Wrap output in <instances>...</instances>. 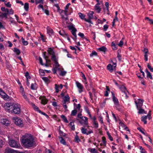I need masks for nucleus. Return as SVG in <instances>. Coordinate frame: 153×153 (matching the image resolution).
<instances>
[{"mask_svg":"<svg viewBox=\"0 0 153 153\" xmlns=\"http://www.w3.org/2000/svg\"><path fill=\"white\" fill-rule=\"evenodd\" d=\"M39 72L40 73H42V75L44 76L45 75V70L40 69L39 70Z\"/></svg>","mask_w":153,"mask_h":153,"instance_id":"63","label":"nucleus"},{"mask_svg":"<svg viewBox=\"0 0 153 153\" xmlns=\"http://www.w3.org/2000/svg\"><path fill=\"white\" fill-rule=\"evenodd\" d=\"M81 131L82 133L83 134H85L87 135L93 133V131L92 130L87 132V129L83 127L82 128Z\"/></svg>","mask_w":153,"mask_h":153,"instance_id":"17","label":"nucleus"},{"mask_svg":"<svg viewBox=\"0 0 153 153\" xmlns=\"http://www.w3.org/2000/svg\"><path fill=\"white\" fill-rule=\"evenodd\" d=\"M99 118V120L100 122V123L101 124H103L104 123V122L103 121V117L102 116H100L98 117Z\"/></svg>","mask_w":153,"mask_h":153,"instance_id":"50","label":"nucleus"},{"mask_svg":"<svg viewBox=\"0 0 153 153\" xmlns=\"http://www.w3.org/2000/svg\"><path fill=\"white\" fill-rule=\"evenodd\" d=\"M59 86L56 84H55V91L57 93H58L59 91Z\"/></svg>","mask_w":153,"mask_h":153,"instance_id":"56","label":"nucleus"},{"mask_svg":"<svg viewBox=\"0 0 153 153\" xmlns=\"http://www.w3.org/2000/svg\"><path fill=\"white\" fill-rule=\"evenodd\" d=\"M41 38L42 41L44 42H46V37L45 36H44L43 35H42V34H40Z\"/></svg>","mask_w":153,"mask_h":153,"instance_id":"41","label":"nucleus"},{"mask_svg":"<svg viewBox=\"0 0 153 153\" xmlns=\"http://www.w3.org/2000/svg\"><path fill=\"white\" fill-rule=\"evenodd\" d=\"M20 112V109L19 105L17 104H14L11 113L19 114Z\"/></svg>","mask_w":153,"mask_h":153,"instance_id":"7","label":"nucleus"},{"mask_svg":"<svg viewBox=\"0 0 153 153\" xmlns=\"http://www.w3.org/2000/svg\"><path fill=\"white\" fill-rule=\"evenodd\" d=\"M43 57L45 59L46 61V63L44 64V65H45L46 67H48V65L47 64V62L48 61L50 62H51V61L50 60L48 59V57L47 56H46L45 54V53L43 54Z\"/></svg>","mask_w":153,"mask_h":153,"instance_id":"24","label":"nucleus"},{"mask_svg":"<svg viewBox=\"0 0 153 153\" xmlns=\"http://www.w3.org/2000/svg\"><path fill=\"white\" fill-rule=\"evenodd\" d=\"M152 117L151 115L148 114L146 116H144L141 117V121L144 122V124H146L147 123L146 119L148 118L149 120H150Z\"/></svg>","mask_w":153,"mask_h":153,"instance_id":"15","label":"nucleus"},{"mask_svg":"<svg viewBox=\"0 0 153 153\" xmlns=\"http://www.w3.org/2000/svg\"><path fill=\"white\" fill-rule=\"evenodd\" d=\"M1 97L5 100H11L10 98L4 92L2 93L1 95Z\"/></svg>","mask_w":153,"mask_h":153,"instance_id":"16","label":"nucleus"},{"mask_svg":"<svg viewBox=\"0 0 153 153\" xmlns=\"http://www.w3.org/2000/svg\"><path fill=\"white\" fill-rule=\"evenodd\" d=\"M90 152L92 153H97V151L95 148H92L91 149Z\"/></svg>","mask_w":153,"mask_h":153,"instance_id":"57","label":"nucleus"},{"mask_svg":"<svg viewBox=\"0 0 153 153\" xmlns=\"http://www.w3.org/2000/svg\"><path fill=\"white\" fill-rule=\"evenodd\" d=\"M85 110L86 113L88 114L90 113L89 111L88 108L87 107H85Z\"/></svg>","mask_w":153,"mask_h":153,"instance_id":"64","label":"nucleus"},{"mask_svg":"<svg viewBox=\"0 0 153 153\" xmlns=\"http://www.w3.org/2000/svg\"><path fill=\"white\" fill-rule=\"evenodd\" d=\"M39 98L41 100V102L42 104L45 105L47 103L48 100L45 98L40 97Z\"/></svg>","mask_w":153,"mask_h":153,"instance_id":"21","label":"nucleus"},{"mask_svg":"<svg viewBox=\"0 0 153 153\" xmlns=\"http://www.w3.org/2000/svg\"><path fill=\"white\" fill-rule=\"evenodd\" d=\"M115 68L111 64H109L107 66V69L111 72H112L114 69H115Z\"/></svg>","mask_w":153,"mask_h":153,"instance_id":"19","label":"nucleus"},{"mask_svg":"<svg viewBox=\"0 0 153 153\" xmlns=\"http://www.w3.org/2000/svg\"><path fill=\"white\" fill-rule=\"evenodd\" d=\"M70 5V4L69 3L68 4L66 5V6L65 7V14L66 15V16H67V12L68 11L67 10L68 9Z\"/></svg>","mask_w":153,"mask_h":153,"instance_id":"35","label":"nucleus"},{"mask_svg":"<svg viewBox=\"0 0 153 153\" xmlns=\"http://www.w3.org/2000/svg\"><path fill=\"white\" fill-rule=\"evenodd\" d=\"M100 4H96L94 6V10L98 13H100L101 10V7L99 6Z\"/></svg>","mask_w":153,"mask_h":153,"instance_id":"18","label":"nucleus"},{"mask_svg":"<svg viewBox=\"0 0 153 153\" xmlns=\"http://www.w3.org/2000/svg\"><path fill=\"white\" fill-rule=\"evenodd\" d=\"M67 72L65 71H61L59 74L60 75L62 76H64L65 75Z\"/></svg>","mask_w":153,"mask_h":153,"instance_id":"51","label":"nucleus"},{"mask_svg":"<svg viewBox=\"0 0 153 153\" xmlns=\"http://www.w3.org/2000/svg\"><path fill=\"white\" fill-rule=\"evenodd\" d=\"M102 140L103 142L104 145L105 146L106 145V141L105 138L104 137H102Z\"/></svg>","mask_w":153,"mask_h":153,"instance_id":"53","label":"nucleus"},{"mask_svg":"<svg viewBox=\"0 0 153 153\" xmlns=\"http://www.w3.org/2000/svg\"><path fill=\"white\" fill-rule=\"evenodd\" d=\"M138 110V113L139 114H141L143 113H145V111L143 109H142L141 108H139L137 109Z\"/></svg>","mask_w":153,"mask_h":153,"instance_id":"38","label":"nucleus"},{"mask_svg":"<svg viewBox=\"0 0 153 153\" xmlns=\"http://www.w3.org/2000/svg\"><path fill=\"white\" fill-rule=\"evenodd\" d=\"M30 88L33 90H35L37 88V84L35 83H32L31 84Z\"/></svg>","mask_w":153,"mask_h":153,"instance_id":"28","label":"nucleus"},{"mask_svg":"<svg viewBox=\"0 0 153 153\" xmlns=\"http://www.w3.org/2000/svg\"><path fill=\"white\" fill-rule=\"evenodd\" d=\"M4 145V142L3 140L0 139V147H2Z\"/></svg>","mask_w":153,"mask_h":153,"instance_id":"62","label":"nucleus"},{"mask_svg":"<svg viewBox=\"0 0 153 153\" xmlns=\"http://www.w3.org/2000/svg\"><path fill=\"white\" fill-rule=\"evenodd\" d=\"M29 104L32 106L33 108L36 111H37L39 112V111H40L39 109V108L37 106H36L34 104L31 102H30Z\"/></svg>","mask_w":153,"mask_h":153,"instance_id":"22","label":"nucleus"},{"mask_svg":"<svg viewBox=\"0 0 153 153\" xmlns=\"http://www.w3.org/2000/svg\"><path fill=\"white\" fill-rule=\"evenodd\" d=\"M69 126H70V127L72 130L74 131L75 130V128L74 122H70L69 124Z\"/></svg>","mask_w":153,"mask_h":153,"instance_id":"30","label":"nucleus"},{"mask_svg":"<svg viewBox=\"0 0 153 153\" xmlns=\"http://www.w3.org/2000/svg\"><path fill=\"white\" fill-rule=\"evenodd\" d=\"M82 77L84 79V80H83V82H85V84H86L87 83L86 82V78L85 76L84 75V74L82 72Z\"/></svg>","mask_w":153,"mask_h":153,"instance_id":"45","label":"nucleus"},{"mask_svg":"<svg viewBox=\"0 0 153 153\" xmlns=\"http://www.w3.org/2000/svg\"><path fill=\"white\" fill-rule=\"evenodd\" d=\"M51 59L54 63L56 67H59V64L58 62V60L56 58V57H53V58L52 59Z\"/></svg>","mask_w":153,"mask_h":153,"instance_id":"23","label":"nucleus"},{"mask_svg":"<svg viewBox=\"0 0 153 153\" xmlns=\"http://www.w3.org/2000/svg\"><path fill=\"white\" fill-rule=\"evenodd\" d=\"M59 139L60 140V142L62 144L64 145H66V143L63 137H59Z\"/></svg>","mask_w":153,"mask_h":153,"instance_id":"33","label":"nucleus"},{"mask_svg":"<svg viewBox=\"0 0 153 153\" xmlns=\"http://www.w3.org/2000/svg\"><path fill=\"white\" fill-rule=\"evenodd\" d=\"M44 2V0H35V2L36 4L41 3L43 4Z\"/></svg>","mask_w":153,"mask_h":153,"instance_id":"44","label":"nucleus"},{"mask_svg":"<svg viewBox=\"0 0 153 153\" xmlns=\"http://www.w3.org/2000/svg\"><path fill=\"white\" fill-rule=\"evenodd\" d=\"M97 55V53L95 51H93L92 53L90 55V57H92L94 56H96Z\"/></svg>","mask_w":153,"mask_h":153,"instance_id":"49","label":"nucleus"},{"mask_svg":"<svg viewBox=\"0 0 153 153\" xmlns=\"http://www.w3.org/2000/svg\"><path fill=\"white\" fill-rule=\"evenodd\" d=\"M25 76H26L27 79H30L31 77L29 76V74L28 72H27L25 74Z\"/></svg>","mask_w":153,"mask_h":153,"instance_id":"55","label":"nucleus"},{"mask_svg":"<svg viewBox=\"0 0 153 153\" xmlns=\"http://www.w3.org/2000/svg\"><path fill=\"white\" fill-rule=\"evenodd\" d=\"M119 88L122 92L124 93H125V92L127 91L126 87L123 85H120Z\"/></svg>","mask_w":153,"mask_h":153,"instance_id":"25","label":"nucleus"},{"mask_svg":"<svg viewBox=\"0 0 153 153\" xmlns=\"http://www.w3.org/2000/svg\"><path fill=\"white\" fill-rule=\"evenodd\" d=\"M112 95V99L114 103V106L116 108L117 110L120 111V104L117 98L116 97L115 94L113 92H111Z\"/></svg>","mask_w":153,"mask_h":153,"instance_id":"3","label":"nucleus"},{"mask_svg":"<svg viewBox=\"0 0 153 153\" xmlns=\"http://www.w3.org/2000/svg\"><path fill=\"white\" fill-rule=\"evenodd\" d=\"M68 28L69 30H71L72 34L75 37L73 39L76 42L77 39V36L76 34L77 30L75 27V26L73 24H71L68 26Z\"/></svg>","mask_w":153,"mask_h":153,"instance_id":"4","label":"nucleus"},{"mask_svg":"<svg viewBox=\"0 0 153 153\" xmlns=\"http://www.w3.org/2000/svg\"><path fill=\"white\" fill-rule=\"evenodd\" d=\"M1 123L5 126H8L10 124V121L6 118H3L1 119Z\"/></svg>","mask_w":153,"mask_h":153,"instance_id":"13","label":"nucleus"},{"mask_svg":"<svg viewBox=\"0 0 153 153\" xmlns=\"http://www.w3.org/2000/svg\"><path fill=\"white\" fill-rule=\"evenodd\" d=\"M24 8L26 11H27L28 10L29 8V4L28 3H25L24 6Z\"/></svg>","mask_w":153,"mask_h":153,"instance_id":"42","label":"nucleus"},{"mask_svg":"<svg viewBox=\"0 0 153 153\" xmlns=\"http://www.w3.org/2000/svg\"><path fill=\"white\" fill-rule=\"evenodd\" d=\"M22 95L23 97L28 102V103H30V101L27 97V96L26 95L25 93H24L23 94H22Z\"/></svg>","mask_w":153,"mask_h":153,"instance_id":"34","label":"nucleus"},{"mask_svg":"<svg viewBox=\"0 0 153 153\" xmlns=\"http://www.w3.org/2000/svg\"><path fill=\"white\" fill-rule=\"evenodd\" d=\"M15 151L11 149H7L5 150V153H15Z\"/></svg>","mask_w":153,"mask_h":153,"instance_id":"26","label":"nucleus"},{"mask_svg":"<svg viewBox=\"0 0 153 153\" xmlns=\"http://www.w3.org/2000/svg\"><path fill=\"white\" fill-rule=\"evenodd\" d=\"M47 51L48 54L51 55V59H53V57H56V55L53 49L51 48H48Z\"/></svg>","mask_w":153,"mask_h":153,"instance_id":"12","label":"nucleus"},{"mask_svg":"<svg viewBox=\"0 0 153 153\" xmlns=\"http://www.w3.org/2000/svg\"><path fill=\"white\" fill-rule=\"evenodd\" d=\"M19 91L21 94H22L25 93V92H24V88L22 86H21L20 87L19 89Z\"/></svg>","mask_w":153,"mask_h":153,"instance_id":"43","label":"nucleus"},{"mask_svg":"<svg viewBox=\"0 0 153 153\" xmlns=\"http://www.w3.org/2000/svg\"><path fill=\"white\" fill-rule=\"evenodd\" d=\"M13 105H11V103L8 102L5 103L3 107L6 111L11 113Z\"/></svg>","mask_w":153,"mask_h":153,"instance_id":"8","label":"nucleus"},{"mask_svg":"<svg viewBox=\"0 0 153 153\" xmlns=\"http://www.w3.org/2000/svg\"><path fill=\"white\" fill-rule=\"evenodd\" d=\"M13 51L17 55H19L21 53L20 51V50L16 48H14Z\"/></svg>","mask_w":153,"mask_h":153,"instance_id":"37","label":"nucleus"},{"mask_svg":"<svg viewBox=\"0 0 153 153\" xmlns=\"http://www.w3.org/2000/svg\"><path fill=\"white\" fill-rule=\"evenodd\" d=\"M81 120L79 121V123L82 125H85L86 126L88 125V118L86 117H83L81 119Z\"/></svg>","mask_w":153,"mask_h":153,"instance_id":"14","label":"nucleus"},{"mask_svg":"<svg viewBox=\"0 0 153 153\" xmlns=\"http://www.w3.org/2000/svg\"><path fill=\"white\" fill-rule=\"evenodd\" d=\"M76 85L78 89V92L79 93H81L83 91L84 87L82 84L77 81L76 82Z\"/></svg>","mask_w":153,"mask_h":153,"instance_id":"11","label":"nucleus"},{"mask_svg":"<svg viewBox=\"0 0 153 153\" xmlns=\"http://www.w3.org/2000/svg\"><path fill=\"white\" fill-rule=\"evenodd\" d=\"M74 141L76 143H79L81 141L79 136L77 135H76L75 137Z\"/></svg>","mask_w":153,"mask_h":153,"instance_id":"29","label":"nucleus"},{"mask_svg":"<svg viewBox=\"0 0 153 153\" xmlns=\"http://www.w3.org/2000/svg\"><path fill=\"white\" fill-rule=\"evenodd\" d=\"M77 111L76 109H74L71 111V115L72 116H75L77 113Z\"/></svg>","mask_w":153,"mask_h":153,"instance_id":"46","label":"nucleus"},{"mask_svg":"<svg viewBox=\"0 0 153 153\" xmlns=\"http://www.w3.org/2000/svg\"><path fill=\"white\" fill-rule=\"evenodd\" d=\"M94 14V11H90L87 14L88 19H85V21L93 25V23L92 22L91 20L94 19V16L93 15Z\"/></svg>","mask_w":153,"mask_h":153,"instance_id":"6","label":"nucleus"},{"mask_svg":"<svg viewBox=\"0 0 153 153\" xmlns=\"http://www.w3.org/2000/svg\"><path fill=\"white\" fill-rule=\"evenodd\" d=\"M42 79L45 82H47L48 81V79L47 77H44L42 78Z\"/></svg>","mask_w":153,"mask_h":153,"instance_id":"61","label":"nucleus"},{"mask_svg":"<svg viewBox=\"0 0 153 153\" xmlns=\"http://www.w3.org/2000/svg\"><path fill=\"white\" fill-rule=\"evenodd\" d=\"M1 10L2 11L4 12V13H2L0 14V17L2 18H4L5 19H7V16L13 15L14 14V11L12 9H9L5 7H1Z\"/></svg>","mask_w":153,"mask_h":153,"instance_id":"2","label":"nucleus"},{"mask_svg":"<svg viewBox=\"0 0 153 153\" xmlns=\"http://www.w3.org/2000/svg\"><path fill=\"white\" fill-rule=\"evenodd\" d=\"M78 15H79V17L82 19H84L85 20V19H86V18H85V15H84V14L81 13H78Z\"/></svg>","mask_w":153,"mask_h":153,"instance_id":"32","label":"nucleus"},{"mask_svg":"<svg viewBox=\"0 0 153 153\" xmlns=\"http://www.w3.org/2000/svg\"><path fill=\"white\" fill-rule=\"evenodd\" d=\"M21 39L22 41V43L24 45H28V42L27 41H25L24 38L22 37Z\"/></svg>","mask_w":153,"mask_h":153,"instance_id":"39","label":"nucleus"},{"mask_svg":"<svg viewBox=\"0 0 153 153\" xmlns=\"http://www.w3.org/2000/svg\"><path fill=\"white\" fill-rule=\"evenodd\" d=\"M8 144L11 147L16 148H19L20 147L19 142L13 140H9Z\"/></svg>","mask_w":153,"mask_h":153,"instance_id":"5","label":"nucleus"},{"mask_svg":"<svg viewBox=\"0 0 153 153\" xmlns=\"http://www.w3.org/2000/svg\"><path fill=\"white\" fill-rule=\"evenodd\" d=\"M93 124L94 126L96 128H97L99 127V124L97 121L93 122Z\"/></svg>","mask_w":153,"mask_h":153,"instance_id":"47","label":"nucleus"},{"mask_svg":"<svg viewBox=\"0 0 153 153\" xmlns=\"http://www.w3.org/2000/svg\"><path fill=\"white\" fill-rule=\"evenodd\" d=\"M15 124L17 126L20 127H23L24 125L21 119L19 117H15L13 118Z\"/></svg>","mask_w":153,"mask_h":153,"instance_id":"9","label":"nucleus"},{"mask_svg":"<svg viewBox=\"0 0 153 153\" xmlns=\"http://www.w3.org/2000/svg\"><path fill=\"white\" fill-rule=\"evenodd\" d=\"M139 149H140V152L141 153H146V151L142 146H139Z\"/></svg>","mask_w":153,"mask_h":153,"instance_id":"48","label":"nucleus"},{"mask_svg":"<svg viewBox=\"0 0 153 153\" xmlns=\"http://www.w3.org/2000/svg\"><path fill=\"white\" fill-rule=\"evenodd\" d=\"M134 100L135 103L136 105L137 109L139 108H141L142 106L143 105V103L144 102V100L142 99H137V100H138V102H137L136 99L134 98Z\"/></svg>","mask_w":153,"mask_h":153,"instance_id":"10","label":"nucleus"},{"mask_svg":"<svg viewBox=\"0 0 153 153\" xmlns=\"http://www.w3.org/2000/svg\"><path fill=\"white\" fill-rule=\"evenodd\" d=\"M70 97L67 94L65 95L64 99V102H69L70 101Z\"/></svg>","mask_w":153,"mask_h":153,"instance_id":"27","label":"nucleus"},{"mask_svg":"<svg viewBox=\"0 0 153 153\" xmlns=\"http://www.w3.org/2000/svg\"><path fill=\"white\" fill-rule=\"evenodd\" d=\"M98 49L100 51L105 52L106 51L107 49L105 47L103 46L99 48Z\"/></svg>","mask_w":153,"mask_h":153,"instance_id":"31","label":"nucleus"},{"mask_svg":"<svg viewBox=\"0 0 153 153\" xmlns=\"http://www.w3.org/2000/svg\"><path fill=\"white\" fill-rule=\"evenodd\" d=\"M39 63L40 64L42 65H44V64L43 63V61L42 58L39 57Z\"/></svg>","mask_w":153,"mask_h":153,"instance_id":"60","label":"nucleus"},{"mask_svg":"<svg viewBox=\"0 0 153 153\" xmlns=\"http://www.w3.org/2000/svg\"><path fill=\"white\" fill-rule=\"evenodd\" d=\"M146 20H147L149 22L150 24H153V20L152 19H150L148 17H146L145 18Z\"/></svg>","mask_w":153,"mask_h":153,"instance_id":"52","label":"nucleus"},{"mask_svg":"<svg viewBox=\"0 0 153 153\" xmlns=\"http://www.w3.org/2000/svg\"><path fill=\"white\" fill-rule=\"evenodd\" d=\"M108 26L107 25H104L103 26L104 30L105 31H106L108 28Z\"/></svg>","mask_w":153,"mask_h":153,"instance_id":"59","label":"nucleus"},{"mask_svg":"<svg viewBox=\"0 0 153 153\" xmlns=\"http://www.w3.org/2000/svg\"><path fill=\"white\" fill-rule=\"evenodd\" d=\"M147 67L151 72H153V68L149 64L147 65Z\"/></svg>","mask_w":153,"mask_h":153,"instance_id":"54","label":"nucleus"},{"mask_svg":"<svg viewBox=\"0 0 153 153\" xmlns=\"http://www.w3.org/2000/svg\"><path fill=\"white\" fill-rule=\"evenodd\" d=\"M147 77L151 79H152V76L150 72L147 73Z\"/></svg>","mask_w":153,"mask_h":153,"instance_id":"58","label":"nucleus"},{"mask_svg":"<svg viewBox=\"0 0 153 153\" xmlns=\"http://www.w3.org/2000/svg\"><path fill=\"white\" fill-rule=\"evenodd\" d=\"M21 142L23 145L27 148L35 146L36 143L33 136L30 134H25L22 137Z\"/></svg>","mask_w":153,"mask_h":153,"instance_id":"1","label":"nucleus"},{"mask_svg":"<svg viewBox=\"0 0 153 153\" xmlns=\"http://www.w3.org/2000/svg\"><path fill=\"white\" fill-rule=\"evenodd\" d=\"M47 33H48L50 36H51L53 34V29L49 27L48 26L47 27Z\"/></svg>","mask_w":153,"mask_h":153,"instance_id":"20","label":"nucleus"},{"mask_svg":"<svg viewBox=\"0 0 153 153\" xmlns=\"http://www.w3.org/2000/svg\"><path fill=\"white\" fill-rule=\"evenodd\" d=\"M111 45L113 50H116L117 49V46L114 42L111 43Z\"/></svg>","mask_w":153,"mask_h":153,"instance_id":"36","label":"nucleus"},{"mask_svg":"<svg viewBox=\"0 0 153 153\" xmlns=\"http://www.w3.org/2000/svg\"><path fill=\"white\" fill-rule=\"evenodd\" d=\"M61 117L63 120L66 123H68L69 122L65 117L63 115H61Z\"/></svg>","mask_w":153,"mask_h":153,"instance_id":"40","label":"nucleus"}]
</instances>
